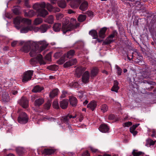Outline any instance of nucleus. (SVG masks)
<instances>
[{"label": "nucleus", "instance_id": "obj_32", "mask_svg": "<svg viewBox=\"0 0 156 156\" xmlns=\"http://www.w3.org/2000/svg\"><path fill=\"white\" fill-rule=\"evenodd\" d=\"M67 58L64 54L58 60V63L59 64H62L65 61L67 60Z\"/></svg>", "mask_w": 156, "mask_h": 156}, {"label": "nucleus", "instance_id": "obj_10", "mask_svg": "<svg viewBox=\"0 0 156 156\" xmlns=\"http://www.w3.org/2000/svg\"><path fill=\"white\" fill-rule=\"evenodd\" d=\"M69 115H66L60 118V120L62 123H65L68 125L69 124L70 122L69 119H70Z\"/></svg>", "mask_w": 156, "mask_h": 156}, {"label": "nucleus", "instance_id": "obj_27", "mask_svg": "<svg viewBox=\"0 0 156 156\" xmlns=\"http://www.w3.org/2000/svg\"><path fill=\"white\" fill-rule=\"evenodd\" d=\"M89 33L93 37V39H96L98 37L97 32L95 30H92L89 32Z\"/></svg>", "mask_w": 156, "mask_h": 156}, {"label": "nucleus", "instance_id": "obj_57", "mask_svg": "<svg viewBox=\"0 0 156 156\" xmlns=\"http://www.w3.org/2000/svg\"><path fill=\"white\" fill-rule=\"evenodd\" d=\"M40 5V8L41 7V9H44L46 7V4L45 3L43 2L41 3H39Z\"/></svg>", "mask_w": 156, "mask_h": 156}, {"label": "nucleus", "instance_id": "obj_56", "mask_svg": "<svg viewBox=\"0 0 156 156\" xmlns=\"http://www.w3.org/2000/svg\"><path fill=\"white\" fill-rule=\"evenodd\" d=\"M29 0H24L25 5L27 8H30V5L29 3Z\"/></svg>", "mask_w": 156, "mask_h": 156}, {"label": "nucleus", "instance_id": "obj_48", "mask_svg": "<svg viewBox=\"0 0 156 156\" xmlns=\"http://www.w3.org/2000/svg\"><path fill=\"white\" fill-rule=\"evenodd\" d=\"M139 124H136L133 125L130 128V130H135L136 128L139 126Z\"/></svg>", "mask_w": 156, "mask_h": 156}, {"label": "nucleus", "instance_id": "obj_35", "mask_svg": "<svg viewBox=\"0 0 156 156\" xmlns=\"http://www.w3.org/2000/svg\"><path fill=\"white\" fill-rule=\"evenodd\" d=\"M86 16L85 15H80L78 18V20L80 22H82L84 21L86 19Z\"/></svg>", "mask_w": 156, "mask_h": 156}, {"label": "nucleus", "instance_id": "obj_40", "mask_svg": "<svg viewBox=\"0 0 156 156\" xmlns=\"http://www.w3.org/2000/svg\"><path fill=\"white\" fill-rule=\"evenodd\" d=\"M143 152L141 151H137L136 150H133L132 152V154L133 156H139Z\"/></svg>", "mask_w": 156, "mask_h": 156}, {"label": "nucleus", "instance_id": "obj_36", "mask_svg": "<svg viewBox=\"0 0 156 156\" xmlns=\"http://www.w3.org/2000/svg\"><path fill=\"white\" fill-rule=\"evenodd\" d=\"M155 142V141H153L151 139H148L146 140V146L149 145L150 146L154 145Z\"/></svg>", "mask_w": 156, "mask_h": 156}, {"label": "nucleus", "instance_id": "obj_11", "mask_svg": "<svg viewBox=\"0 0 156 156\" xmlns=\"http://www.w3.org/2000/svg\"><path fill=\"white\" fill-rule=\"evenodd\" d=\"M56 150L51 148H45L42 151V153L44 155H50L53 154Z\"/></svg>", "mask_w": 156, "mask_h": 156}, {"label": "nucleus", "instance_id": "obj_42", "mask_svg": "<svg viewBox=\"0 0 156 156\" xmlns=\"http://www.w3.org/2000/svg\"><path fill=\"white\" fill-rule=\"evenodd\" d=\"M58 5L59 7L64 8L66 7V3L65 1H62L58 3Z\"/></svg>", "mask_w": 156, "mask_h": 156}, {"label": "nucleus", "instance_id": "obj_28", "mask_svg": "<svg viewBox=\"0 0 156 156\" xmlns=\"http://www.w3.org/2000/svg\"><path fill=\"white\" fill-rule=\"evenodd\" d=\"M44 89L42 87H41L39 85H37L35 86L32 90V91L34 92H39L41 91Z\"/></svg>", "mask_w": 156, "mask_h": 156}, {"label": "nucleus", "instance_id": "obj_14", "mask_svg": "<svg viewBox=\"0 0 156 156\" xmlns=\"http://www.w3.org/2000/svg\"><path fill=\"white\" fill-rule=\"evenodd\" d=\"M77 62V60L76 59H73L67 62L64 64V67L65 68L69 67L74 65Z\"/></svg>", "mask_w": 156, "mask_h": 156}, {"label": "nucleus", "instance_id": "obj_4", "mask_svg": "<svg viewBox=\"0 0 156 156\" xmlns=\"http://www.w3.org/2000/svg\"><path fill=\"white\" fill-rule=\"evenodd\" d=\"M22 22H24L28 25L30 24L31 23V21L30 20L26 18H23L22 19L21 18L17 17L14 19L13 21L14 23L16 25L15 26V27L18 29H20V27L19 25Z\"/></svg>", "mask_w": 156, "mask_h": 156}, {"label": "nucleus", "instance_id": "obj_52", "mask_svg": "<svg viewBox=\"0 0 156 156\" xmlns=\"http://www.w3.org/2000/svg\"><path fill=\"white\" fill-rule=\"evenodd\" d=\"M78 96L80 98H82L83 96V94L84 92L83 91H80L78 92Z\"/></svg>", "mask_w": 156, "mask_h": 156}, {"label": "nucleus", "instance_id": "obj_43", "mask_svg": "<svg viewBox=\"0 0 156 156\" xmlns=\"http://www.w3.org/2000/svg\"><path fill=\"white\" fill-rule=\"evenodd\" d=\"M108 110V107L107 105L105 104L103 105H102L101 108V110L104 113L106 112Z\"/></svg>", "mask_w": 156, "mask_h": 156}, {"label": "nucleus", "instance_id": "obj_12", "mask_svg": "<svg viewBox=\"0 0 156 156\" xmlns=\"http://www.w3.org/2000/svg\"><path fill=\"white\" fill-rule=\"evenodd\" d=\"M86 68L82 66H79L77 68L76 70V73L78 77H80L83 73L85 71Z\"/></svg>", "mask_w": 156, "mask_h": 156}, {"label": "nucleus", "instance_id": "obj_63", "mask_svg": "<svg viewBox=\"0 0 156 156\" xmlns=\"http://www.w3.org/2000/svg\"><path fill=\"white\" fill-rule=\"evenodd\" d=\"M130 132L133 134V135L134 136H135L137 134V133H138V132L136 131H135V130H130Z\"/></svg>", "mask_w": 156, "mask_h": 156}, {"label": "nucleus", "instance_id": "obj_39", "mask_svg": "<svg viewBox=\"0 0 156 156\" xmlns=\"http://www.w3.org/2000/svg\"><path fill=\"white\" fill-rule=\"evenodd\" d=\"M115 67L117 70V73L119 76L121 75L122 73V69L118 66L116 65Z\"/></svg>", "mask_w": 156, "mask_h": 156}, {"label": "nucleus", "instance_id": "obj_60", "mask_svg": "<svg viewBox=\"0 0 156 156\" xmlns=\"http://www.w3.org/2000/svg\"><path fill=\"white\" fill-rule=\"evenodd\" d=\"M90 154L88 151L84 152L82 154V156H90Z\"/></svg>", "mask_w": 156, "mask_h": 156}, {"label": "nucleus", "instance_id": "obj_46", "mask_svg": "<svg viewBox=\"0 0 156 156\" xmlns=\"http://www.w3.org/2000/svg\"><path fill=\"white\" fill-rule=\"evenodd\" d=\"M13 12L16 15H19L20 13L19 10L17 7H15L13 9Z\"/></svg>", "mask_w": 156, "mask_h": 156}, {"label": "nucleus", "instance_id": "obj_13", "mask_svg": "<svg viewBox=\"0 0 156 156\" xmlns=\"http://www.w3.org/2000/svg\"><path fill=\"white\" fill-rule=\"evenodd\" d=\"M37 12L39 16L43 17H45L48 14V12L44 9H39Z\"/></svg>", "mask_w": 156, "mask_h": 156}, {"label": "nucleus", "instance_id": "obj_54", "mask_svg": "<svg viewBox=\"0 0 156 156\" xmlns=\"http://www.w3.org/2000/svg\"><path fill=\"white\" fill-rule=\"evenodd\" d=\"M61 55V53L60 52H57L55 53L54 55V56L56 58H57Z\"/></svg>", "mask_w": 156, "mask_h": 156}, {"label": "nucleus", "instance_id": "obj_22", "mask_svg": "<svg viewBox=\"0 0 156 156\" xmlns=\"http://www.w3.org/2000/svg\"><path fill=\"white\" fill-rule=\"evenodd\" d=\"M9 100V96L8 94L5 92H3L2 95V100L3 101L6 102Z\"/></svg>", "mask_w": 156, "mask_h": 156}, {"label": "nucleus", "instance_id": "obj_3", "mask_svg": "<svg viewBox=\"0 0 156 156\" xmlns=\"http://www.w3.org/2000/svg\"><path fill=\"white\" fill-rule=\"evenodd\" d=\"M38 62L40 65H44L46 64V62L43 58L41 54L38 55L35 57L31 58L30 61V64L34 66Z\"/></svg>", "mask_w": 156, "mask_h": 156}, {"label": "nucleus", "instance_id": "obj_50", "mask_svg": "<svg viewBox=\"0 0 156 156\" xmlns=\"http://www.w3.org/2000/svg\"><path fill=\"white\" fill-rule=\"evenodd\" d=\"M51 103L50 102H47L44 105L45 108L47 109H49L51 106Z\"/></svg>", "mask_w": 156, "mask_h": 156}, {"label": "nucleus", "instance_id": "obj_44", "mask_svg": "<svg viewBox=\"0 0 156 156\" xmlns=\"http://www.w3.org/2000/svg\"><path fill=\"white\" fill-rule=\"evenodd\" d=\"M33 8L34 9L36 10L37 12L39 9H41L40 8L39 4L38 3H36L34 4L33 6Z\"/></svg>", "mask_w": 156, "mask_h": 156}, {"label": "nucleus", "instance_id": "obj_38", "mask_svg": "<svg viewBox=\"0 0 156 156\" xmlns=\"http://www.w3.org/2000/svg\"><path fill=\"white\" fill-rule=\"evenodd\" d=\"M42 20L41 18H36L34 21V24L37 25L39 24L42 22Z\"/></svg>", "mask_w": 156, "mask_h": 156}, {"label": "nucleus", "instance_id": "obj_64", "mask_svg": "<svg viewBox=\"0 0 156 156\" xmlns=\"http://www.w3.org/2000/svg\"><path fill=\"white\" fill-rule=\"evenodd\" d=\"M52 8V6L50 4H47V9L48 10H49L50 9H51Z\"/></svg>", "mask_w": 156, "mask_h": 156}, {"label": "nucleus", "instance_id": "obj_49", "mask_svg": "<svg viewBox=\"0 0 156 156\" xmlns=\"http://www.w3.org/2000/svg\"><path fill=\"white\" fill-rule=\"evenodd\" d=\"M119 89V87L118 86H113L111 89V90L112 91L117 92Z\"/></svg>", "mask_w": 156, "mask_h": 156}, {"label": "nucleus", "instance_id": "obj_24", "mask_svg": "<svg viewBox=\"0 0 156 156\" xmlns=\"http://www.w3.org/2000/svg\"><path fill=\"white\" fill-rule=\"evenodd\" d=\"M75 51L74 50H70L68 51L66 54H65L67 58H71L75 55Z\"/></svg>", "mask_w": 156, "mask_h": 156}, {"label": "nucleus", "instance_id": "obj_8", "mask_svg": "<svg viewBox=\"0 0 156 156\" xmlns=\"http://www.w3.org/2000/svg\"><path fill=\"white\" fill-rule=\"evenodd\" d=\"M19 103L24 108H26L28 105V100L26 97H22L19 101Z\"/></svg>", "mask_w": 156, "mask_h": 156}, {"label": "nucleus", "instance_id": "obj_16", "mask_svg": "<svg viewBox=\"0 0 156 156\" xmlns=\"http://www.w3.org/2000/svg\"><path fill=\"white\" fill-rule=\"evenodd\" d=\"M107 30L106 27H103L101 29L99 32V36L101 38H104L106 36L105 33Z\"/></svg>", "mask_w": 156, "mask_h": 156}, {"label": "nucleus", "instance_id": "obj_1", "mask_svg": "<svg viewBox=\"0 0 156 156\" xmlns=\"http://www.w3.org/2000/svg\"><path fill=\"white\" fill-rule=\"evenodd\" d=\"M38 44L41 45L38 51V47L37 45L34 43H31L29 41H27L24 43L23 41H21L20 44L22 45L24 44L23 46L21 48L20 50L25 53H28L30 50L29 53L31 57L35 56L37 53L45 49L48 45V44L45 41H41L39 42Z\"/></svg>", "mask_w": 156, "mask_h": 156}, {"label": "nucleus", "instance_id": "obj_59", "mask_svg": "<svg viewBox=\"0 0 156 156\" xmlns=\"http://www.w3.org/2000/svg\"><path fill=\"white\" fill-rule=\"evenodd\" d=\"M47 119L51 122H55L56 120L55 118L53 117H48Z\"/></svg>", "mask_w": 156, "mask_h": 156}, {"label": "nucleus", "instance_id": "obj_21", "mask_svg": "<svg viewBox=\"0 0 156 156\" xmlns=\"http://www.w3.org/2000/svg\"><path fill=\"white\" fill-rule=\"evenodd\" d=\"M97 106V103L95 101H92L89 103L87 106L88 108H89L93 111L96 107Z\"/></svg>", "mask_w": 156, "mask_h": 156}, {"label": "nucleus", "instance_id": "obj_62", "mask_svg": "<svg viewBox=\"0 0 156 156\" xmlns=\"http://www.w3.org/2000/svg\"><path fill=\"white\" fill-rule=\"evenodd\" d=\"M90 150L93 152H96L98 151V150L97 149H95L92 147H90Z\"/></svg>", "mask_w": 156, "mask_h": 156}, {"label": "nucleus", "instance_id": "obj_45", "mask_svg": "<svg viewBox=\"0 0 156 156\" xmlns=\"http://www.w3.org/2000/svg\"><path fill=\"white\" fill-rule=\"evenodd\" d=\"M150 76V74L149 73L147 72H145L142 74V76L144 78H149Z\"/></svg>", "mask_w": 156, "mask_h": 156}, {"label": "nucleus", "instance_id": "obj_26", "mask_svg": "<svg viewBox=\"0 0 156 156\" xmlns=\"http://www.w3.org/2000/svg\"><path fill=\"white\" fill-rule=\"evenodd\" d=\"M53 30L55 32L60 31L61 28V24L57 23L54 24L53 27Z\"/></svg>", "mask_w": 156, "mask_h": 156}, {"label": "nucleus", "instance_id": "obj_55", "mask_svg": "<svg viewBox=\"0 0 156 156\" xmlns=\"http://www.w3.org/2000/svg\"><path fill=\"white\" fill-rule=\"evenodd\" d=\"M115 118V115L113 114H110L108 117V119L109 120H113Z\"/></svg>", "mask_w": 156, "mask_h": 156}, {"label": "nucleus", "instance_id": "obj_18", "mask_svg": "<svg viewBox=\"0 0 156 156\" xmlns=\"http://www.w3.org/2000/svg\"><path fill=\"white\" fill-rule=\"evenodd\" d=\"M69 101L70 105L73 107H75L76 106L77 103V100L74 97H70L69 98Z\"/></svg>", "mask_w": 156, "mask_h": 156}, {"label": "nucleus", "instance_id": "obj_30", "mask_svg": "<svg viewBox=\"0 0 156 156\" xmlns=\"http://www.w3.org/2000/svg\"><path fill=\"white\" fill-rule=\"evenodd\" d=\"M98 69L96 67H94L91 70V76L92 77H94L98 74Z\"/></svg>", "mask_w": 156, "mask_h": 156}, {"label": "nucleus", "instance_id": "obj_19", "mask_svg": "<svg viewBox=\"0 0 156 156\" xmlns=\"http://www.w3.org/2000/svg\"><path fill=\"white\" fill-rule=\"evenodd\" d=\"M26 27H23L20 30V32L22 33H27L29 31H31L33 29V27L29 25Z\"/></svg>", "mask_w": 156, "mask_h": 156}, {"label": "nucleus", "instance_id": "obj_47", "mask_svg": "<svg viewBox=\"0 0 156 156\" xmlns=\"http://www.w3.org/2000/svg\"><path fill=\"white\" fill-rule=\"evenodd\" d=\"M63 15L61 13H58L56 15V19L58 20H60L63 17Z\"/></svg>", "mask_w": 156, "mask_h": 156}, {"label": "nucleus", "instance_id": "obj_33", "mask_svg": "<svg viewBox=\"0 0 156 156\" xmlns=\"http://www.w3.org/2000/svg\"><path fill=\"white\" fill-rule=\"evenodd\" d=\"M16 152L19 155H21L25 152L24 149L22 147L17 148L16 149Z\"/></svg>", "mask_w": 156, "mask_h": 156}, {"label": "nucleus", "instance_id": "obj_5", "mask_svg": "<svg viewBox=\"0 0 156 156\" xmlns=\"http://www.w3.org/2000/svg\"><path fill=\"white\" fill-rule=\"evenodd\" d=\"M118 33L116 30L112 31V33L109 35L108 37L104 41L103 45L108 44L114 41L113 39L115 36H117Z\"/></svg>", "mask_w": 156, "mask_h": 156}, {"label": "nucleus", "instance_id": "obj_15", "mask_svg": "<svg viewBox=\"0 0 156 156\" xmlns=\"http://www.w3.org/2000/svg\"><path fill=\"white\" fill-rule=\"evenodd\" d=\"M99 129L102 133H106L108 132L109 128L106 124H101L100 126Z\"/></svg>", "mask_w": 156, "mask_h": 156}, {"label": "nucleus", "instance_id": "obj_7", "mask_svg": "<svg viewBox=\"0 0 156 156\" xmlns=\"http://www.w3.org/2000/svg\"><path fill=\"white\" fill-rule=\"evenodd\" d=\"M34 71L32 70H29L23 73L22 77V82H27L31 80L33 76Z\"/></svg>", "mask_w": 156, "mask_h": 156}, {"label": "nucleus", "instance_id": "obj_20", "mask_svg": "<svg viewBox=\"0 0 156 156\" xmlns=\"http://www.w3.org/2000/svg\"><path fill=\"white\" fill-rule=\"evenodd\" d=\"M88 7V3L87 1L83 2L80 5L79 9L83 11H85L87 9Z\"/></svg>", "mask_w": 156, "mask_h": 156}, {"label": "nucleus", "instance_id": "obj_34", "mask_svg": "<svg viewBox=\"0 0 156 156\" xmlns=\"http://www.w3.org/2000/svg\"><path fill=\"white\" fill-rule=\"evenodd\" d=\"M54 18L52 15L49 16L45 20V22L48 23L49 24H51L53 23Z\"/></svg>", "mask_w": 156, "mask_h": 156}, {"label": "nucleus", "instance_id": "obj_61", "mask_svg": "<svg viewBox=\"0 0 156 156\" xmlns=\"http://www.w3.org/2000/svg\"><path fill=\"white\" fill-rule=\"evenodd\" d=\"M67 94V92L65 91H63L62 92V94L61 96V98H63L65 97L66 94Z\"/></svg>", "mask_w": 156, "mask_h": 156}, {"label": "nucleus", "instance_id": "obj_9", "mask_svg": "<svg viewBox=\"0 0 156 156\" xmlns=\"http://www.w3.org/2000/svg\"><path fill=\"white\" fill-rule=\"evenodd\" d=\"M89 73L88 71H86L83 74L82 80L84 83H87L89 81Z\"/></svg>", "mask_w": 156, "mask_h": 156}, {"label": "nucleus", "instance_id": "obj_41", "mask_svg": "<svg viewBox=\"0 0 156 156\" xmlns=\"http://www.w3.org/2000/svg\"><path fill=\"white\" fill-rule=\"evenodd\" d=\"M52 106L54 108L58 109L59 108L58 101L55 100L54 101L52 104Z\"/></svg>", "mask_w": 156, "mask_h": 156}, {"label": "nucleus", "instance_id": "obj_6", "mask_svg": "<svg viewBox=\"0 0 156 156\" xmlns=\"http://www.w3.org/2000/svg\"><path fill=\"white\" fill-rule=\"evenodd\" d=\"M28 117L25 112L20 113L18 118V121L19 123L21 124H26L28 122Z\"/></svg>", "mask_w": 156, "mask_h": 156}, {"label": "nucleus", "instance_id": "obj_37", "mask_svg": "<svg viewBox=\"0 0 156 156\" xmlns=\"http://www.w3.org/2000/svg\"><path fill=\"white\" fill-rule=\"evenodd\" d=\"M47 68L50 70L55 71L58 69V66L56 65H51L48 66Z\"/></svg>", "mask_w": 156, "mask_h": 156}, {"label": "nucleus", "instance_id": "obj_31", "mask_svg": "<svg viewBox=\"0 0 156 156\" xmlns=\"http://www.w3.org/2000/svg\"><path fill=\"white\" fill-rule=\"evenodd\" d=\"M35 14V12L33 10H30L28 12H25V15L26 16H28L30 17H32Z\"/></svg>", "mask_w": 156, "mask_h": 156}, {"label": "nucleus", "instance_id": "obj_53", "mask_svg": "<svg viewBox=\"0 0 156 156\" xmlns=\"http://www.w3.org/2000/svg\"><path fill=\"white\" fill-rule=\"evenodd\" d=\"M86 14L89 16L93 17L94 16V14L92 12L90 11H87L86 12Z\"/></svg>", "mask_w": 156, "mask_h": 156}, {"label": "nucleus", "instance_id": "obj_29", "mask_svg": "<svg viewBox=\"0 0 156 156\" xmlns=\"http://www.w3.org/2000/svg\"><path fill=\"white\" fill-rule=\"evenodd\" d=\"M40 28V31L42 33L46 32L49 28V26L47 24H44L41 26Z\"/></svg>", "mask_w": 156, "mask_h": 156}, {"label": "nucleus", "instance_id": "obj_2", "mask_svg": "<svg viewBox=\"0 0 156 156\" xmlns=\"http://www.w3.org/2000/svg\"><path fill=\"white\" fill-rule=\"evenodd\" d=\"M77 27V25H74L72 23H69V20L68 18L63 19L62 30L64 34H66L67 32L70 31Z\"/></svg>", "mask_w": 156, "mask_h": 156}, {"label": "nucleus", "instance_id": "obj_51", "mask_svg": "<svg viewBox=\"0 0 156 156\" xmlns=\"http://www.w3.org/2000/svg\"><path fill=\"white\" fill-rule=\"evenodd\" d=\"M132 125V122H125L123 124V126L125 127H129Z\"/></svg>", "mask_w": 156, "mask_h": 156}, {"label": "nucleus", "instance_id": "obj_58", "mask_svg": "<svg viewBox=\"0 0 156 156\" xmlns=\"http://www.w3.org/2000/svg\"><path fill=\"white\" fill-rule=\"evenodd\" d=\"M46 58L47 60L49 61H51V54L50 53L47 54L46 56Z\"/></svg>", "mask_w": 156, "mask_h": 156}, {"label": "nucleus", "instance_id": "obj_17", "mask_svg": "<svg viewBox=\"0 0 156 156\" xmlns=\"http://www.w3.org/2000/svg\"><path fill=\"white\" fill-rule=\"evenodd\" d=\"M60 106L62 109H65L68 107V101L67 99H64L61 101L60 103Z\"/></svg>", "mask_w": 156, "mask_h": 156}, {"label": "nucleus", "instance_id": "obj_23", "mask_svg": "<svg viewBox=\"0 0 156 156\" xmlns=\"http://www.w3.org/2000/svg\"><path fill=\"white\" fill-rule=\"evenodd\" d=\"M44 102L43 98H39L35 100L34 105L35 106L39 107L42 105Z\"/></svg>", "mask_w": 156, "mask_h": 156}, {"label": "nucleus", "instance_id": "obj_25", "mask_svg": "<svg viewBox=\"0 0 156 156\" xmlns=\"http://www.w3.org/2000/svg\"><path fill=\"white\" fill-rule=\"evenodd\" d=\"M59 92V90L58 89L53 90L49 94L50 97L51 98H53L58 94Z\"/></svg>", "mask_w": 156, "mask_h": 156}]
</instances>
